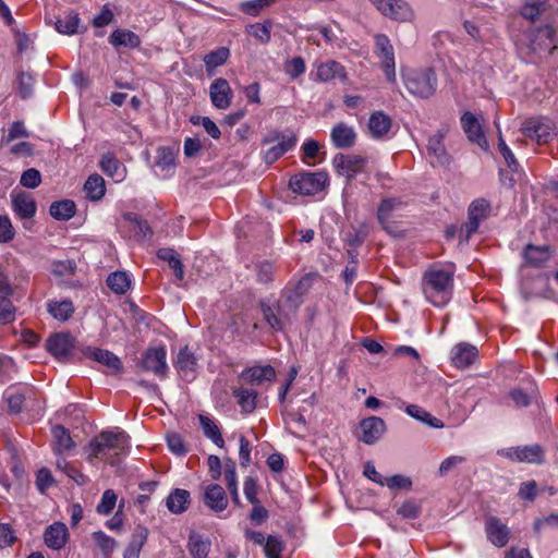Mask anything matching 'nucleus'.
I'll list each match as a JSON object with an SVG mask.
<instances>
[{
  "label": "nucleus",
  "mask_w": 558,
  "mask_h": 558,
  "mask_svg": "<svg viewBox=\"0 0 558 558\" xmlns=\"http://www.w3.org/2000/svg\"><path fill=\"white\" fill-rule=\"evenodd\" d=\"M130 446L129 436L120 430H104L95 436L88 444V460L104 459L111 465L120 462Z\"/></svg>",
  "instance_id": "nucleus-1"
},
{
  "label": "nucleus",
  "mask_w": 558,
  "mask_h": 558,
  "mask_svg": "<svg viewBox=\"0 0 558 558\" xmlns=\"http://www.w3.org/2000/svg\"><path fill=\"white\" fill-rule=\"evenodd\" d=\"M453 272L430 267L423 277V290L429 302L436 306L447 304L452 294Z\"/></svg>",
  "instance_id": "nucleus-2"
},
{
  "label": "nucleus",
  "mask_w": 558,
  "mask_h": 558,
  "mask_svg": "<svg viewBox=\"0 0 558 558\" xmlns=\"http://www.w3.org/2000/svg\"><path fill=\"white\" fill-rule=\"evenodd\" d=\"M405 87L415 97H430L437 87V77L434 70L427 68L412 71L405 78Z\"/></svg>",
  "instance_id": "nucleus-3"
},
{
  "label": "nucleus",
  "mask_w": 558,
  "mask_h": 558,
  "mask_svg": "<svg viewBox=\"0 0 558 558\" xmlns=\"http://www.w3.org/2000/svg\"><path fill=\"white\" fill-rule=\"evenodd\" d=\"M327 182L325 172H300L290 178L289 186L294 193L315 195L324 190Z\"/></svg>",
  "instance_id": "nucleus-4"
},
{
  "label": "nucleus",
  "mask_w": 558,
  "mask_h": 558,
  "mask_svg": "<svg viewBox=\"0 0 558 558\" xmlns=\"http://www.w3.org/2000/svg\"><path fill=\"white\" fill-rule=\"evenodd\" d=\"M488 203L485 198L473 201L468 209V221L460 226V243L468 242L477 232L481 221L485 220Z\"/></svg>",
  "instance_id": "nucleus-5"
},
{
  "label": "nucleus",
  "mask_w": 558,
  "mask_h": 558,
  "mask_svg": "<svg viewBox=\"0 0 558 558\" xmlns=\"http://www.w3.org/2000/svg\"><path fill=\"white\" fill-rule=\"evenodd\" d=\"M376 53L380 60L381 69L390 83L396 82V61L393 47L385 34L374 36Z\"/></svg>",
  "instance_id": "nucleus-6"
},
{
  "label": "nucleus",
  "mask_w": 558,
  "mask_h": 558,
  "mask_svg": "<svg viewBox=\"0 0 558 558\" xmlns=\"http://www.w3.org/2000/svg\"><path fill=\"white\" fill-rule=\"evenodd\" d=\"M498 454L504 456L511 461L521 463L539 464L544 460V449L537 444L507 448L499 450Z\"/></svg>",
  "instance_id": "nucleus-7"
},
{
  "label": "nucleus",
  "mask_w": 558,
  "mask_h": 558,
  "mask_svg": "<svg viewBox=\"0 0 558 558\" xmlns=\"http://www.w3.org/2000/svg\"><path fill=\"white\" fill-rule=\"evenodd\" d=\"M332 165L338 174L344 175L351 181L357 173L364 171L366 159L359 155L337 154L332 159Z\"/></svg>",
  "instance_id": "nucleus-8"
},
{
  "label": "nucleus",
  "mask_w": 558,
  "mask_h": 558,
  "mask_svg": "<svg viewBox=\"0 0 558 558\" xmlns=\"http://www.w3.org/2000/svg\"><path fill=\"white\" fill-rule=\"evenodd\" d=\"M166 355V349L162 345L149 348L143 354L141 366L146 372H151L157 376L163 377L168 371Z\"/></svg>",
  "instance_id": "nucleus-9"
},
{
  "label": "nucleus",
  "mask_w": 558,
  "mask_h": 558,
  "mask_svg": "<svg viewBox=\"0 0 558 558\" xmlns=\"http://www.w3.org/2000/svg\"><path fill=\"white\" fill-rule=\"evenodd\" d=\"M75 347V339L69 332H58L48 338L46 349L59 361L66 360Z\"/></svg>",
  "instance_id": "nucleus-10"
},
{
  "label": "nucleus",
  "mask_w": 558,
  "mask_h": 558,
  "mask_svg": "<svg viewBox=\"0 0 558 558\" xmlns=\"http://www.w3.org/2000/svg\"><path fill=\"white\" fill-rule=\"evenodd\" d=\"M210 100L214 107L226 110L230 107L233 92L226 78H216L209 88Z\"/></svg>",
  "instance_id": "nucleus-11"
},
{
  "label": "nucleus",
  "mask_w": 558,
  "mask_h": 558,
  "mask_svg": "<svg viewBox=\"0 0 558 558\" xmlns=\"http://www.w3.org/2000/svg\"><path fill=\"white\" fill-rule=\"evenodd\" d=\"M360 428L362 432L360 440L366 445H373L381 438L387 426L381 417L369 416L360 422Z\"/></svg>",
  "instance_id": "nucleus-12"
},
{
  "label": "nucleus",
  "mask_w": 558,
  "mask_h": 558,
  "mask_svg": "<svg viewBox=\"0 0 558 558\" xmlns=\"http://www.w3.org/2000/svg\"><path fill=\"white\" fill-rule=\"evenodd\" d=\"M260 307L265 322L274 331H282L291 323V315L283 311L281 303L275 307L260 303Z\"/></svg>",
  "instance_id": "nucleus-13"
},
{
  "label": "nucleus",
  "mask_w": 558,
  "mask_h": 558,
  "mask_svg": "<svg viewBox=\"0 0 558 558\" xmlns=\"http://www.w3.org/2000/svg\"><path fill=\"white\" fill-rule=\"evenodd\" d=\"M203 502L209 510L219 513L227 509L229 500L220 485L209 484L204 489Z\"/></svg>",
  "instance_id": "nucleus-14"
},
{
  "label": "nucleus",
  "mask_w": 558,
  "mask_h": 558,
  "mask_svg": "<svg viewBox=\"0 0 558 558\" xmlns=\"http://www.w3.org/2000/svg\"><path fill=\"white\" fill-rule=\"evenodd\" d=\"M83 355L107 366L111 374H118L122 371L120 359L111 351L87 347L83 351Z\"/></svg>",
  "instance_id": "nucleus-15"
},
{
  "label": "nucleus",
  "mask_w": 558,
  "mask_h": 558,
  "mask_svg": "<svg viewBox=\"0 0 558 558\" xmlns=\"http://www.w3.org/2000/svg\"><path fill=\"white\" fill-rule=\"evenodd\" d=\"M12 209L21 219H31L36 214V202L33 196L24 191L13 192L11 194Z\"/></svg>",
  "instance_id": "nucleus-16"
},
{
  "label": "nucleus",
  "mask_w": 558,
  "mask_h": 558,
  "mask_svg": "<svg viewBox=\"0 0 558 558\" xmlns=\"http://www.w3.org/2000/svg\"><path fill=\"white\" fill-rule=\"evenodd\" d=\"M275 140H280L276 145L271 146L269 149L265 151L264 159L267 163H274L277 161L283 154L290 150L296 142L295 135L291 136H280L277 134L274 138H265L263 144H269Z\"/></svg>",
  "instance_id": "nucleus-17"
},
{
  "label": "nucleus",
  "mask_w": 558,
  "mask_h": 558,
  "mask_svg": "<svg viewBox=\"0 0 558 558\" xmlns=\"http://www.w3.org/2000/svg\"><path fill=\"white\" fill-rule=\"evenodd\" d=\"M461 124L469 141L476 143L480 147L486 150V138L475 116L471 112H465L461 117Z\"/></svg>",
  "instance_id": "nucleus-18"
},
{
  "label": "nucleus",
  "mask_w": 558,
  "mask_h": 558,
  "mask_svg": "<svg viewBox=\"0 0 558 558\" xmlns=\"http://www.w3.org/2000/svg\"><path fill=\"white\" fill-rule=\"evenodd\" d=\"M69 531L64 523L54 522L44 533L45 544L52 549H61L68 542Z\"/></svg>",
  "instance_id": "nucleus-19"
},
{
  "label": "nucleus",
  "mask_w": 558,
  "mask_h": 558,
  "mask_svg": "<svg viewBox=\"0 0 558 558\" xmlns=\"http://www.w3.org/2000/svg\"><path fill=\"white\" fill-rule=\"evenodd\" d=\"M276 377V372L270 365L253 366L244 369L240 379L246 384L260 385L264 381H271Z\"/></svg>",
  "instance_id": "nucleus-20"
},
{
  "label": "nucleus",
  "mask_w": 558,
  "mask_h": 558,
  "mask_svg": "<svg viewBox=\"0 0 558 558\" xmlns=\"http://www.w3.org/2000/svg\"><path fill=\"white\" fill-rule=\"evenodd\" d=\"M330 137L337 148H350L355 143L356 133L353 128L339 122L332 128Z\"/></svg>",
  "instance_id": "nucleus-21"
},
{
  "label": "nucleus",
  "mask_w": 558,
  "mask_h": 558,
  "mask_svg": "<svg viewBox=\"0 0 558 558\" xmlns=\"http://www.w3.org/2000/svg\"><path fill=\"white\" fill-rule=\"evenodd\" d=\"M524 262L530 267H543L551 257L550 247L529 244L523 251Z\"/></svg>",
  "instance_id": "nucleus-22"
},
{
  "label": "nucleus",
  "mask_w": 558,
  "mask_h": 558,
  "mask_svg": "<svg viewBox=\"0 0 558 558\" xmlns=\"http://www.w3.org/2000/svg\"><path fill=\"white\" fill-rule=\"evenodd\" d=\"M392 126L391 118L384 111H375L368 120V130L373 138H383Z\"/></svg>",
  "instance_id": "nucleus-23"
},
{
  "label": "nucleus",
  "mask_w": 558,
  "mask_h": 558,
  "mask_svg": "<svg viewBox=\"0 0 558 558\" xmlns=\"http://www.w3.org/2000/svg\"><path fill=\"white\" fill-rule=\"evenodd\" d=\"M524 134L531 138H536L538 142H548L553 132L549 124L544 123L539 119L532 118L523 123L522 128Z\"/></svg>",
  "instance_id": "nucleus-24"
},
{
  "label": "nucleus",
  "mask_w": 558,
  "mask_h": 558,
  "mask_svg": "<svg viewBox=\"0 0 558 558\" xmlns=\"http://www.w3.org/2000/svg\"><path fill=\"white\" fill-rule=\"evenodd\" d=\"M148 533L147 527L137 525L132 533L130 543L124 549L123 558H138L140 553L147 541Z\"/></svg>",
  "instance_id": "nucleus-25"
},
{
  "label": "nucleus",
  "mask_w": 558,
  "mask_h": 558,
  "mask_svg": "<svg viewBox=\"0 0 558 558\" xmlns=\"http://www.w3.org/2000/svg\"><path fill=\"white\" fill-rule=\"evenodd\" d=\"M477 356V349L468 343H459L452 349L451 360L457 367L471 365Z\"/></svg>",
  "instance_id": "nucleus-26"
},
{
  "label": "nucleus",
  "mask_w": 558,
  "mask_h": 558,
  "mask_svg": "<svg viewBox=\"0 0 558 558\" xmlns=\"http://www.w3.org/2000/svg\"><path fill=\"white\" fill-rule=\"evenodd\" d=\"M109 43L118 48V47H128V48H137L141 45V38L137 34L130 29L118 28L111 33L109 36Z\"/></svg>",
  "instance_id": "nucleus-27"
},
{
  "label": "nucleus",
  "mask_w": 558,
  "mask_h": 558,
  "mask_svg": "<svg viewBox=\"0 0 558 558\" xmlns=\"http://www.w3.org/2000/svg\"><path fill=\"white\" fill-rule=\"evenodd\" d=\"M191 502L190 493L186 489L177 488L170 493L167 498L166 505L170 512L182 513Z\"/></svg>",
  "instance_id": "nucleus-28"
},
{
  "label": "nucleus",
  "mask_w": 558,
  "mask_h": 558,
  "mask_svg": "<svg viewBox=\"0 0 558 558\" xmlns=\"http://www.w3.org/2000/svg\"><path fill=\"white\" fill-rule=\"evenodd\" d=\"M51 432L54 439L53 451L57 454H61L64 451L75 448V442L65 427L62 425H56L52 427Z\"/></svg>",
  "instance_id": "nucleus-29"
},
{
  "label": "nucleus",
  "mask_w": 558,
  "mask_h": 558,
  "mask_svg": "<svg viewBox=\"0 0 558 558\" xmlns=\"http://www.w3.org/2000/svg\"><path fill=\"white\" fill-rule=\"evenodd\" d=\"M510 529L497 518H490V543L504 547L510 539Z\"/></svg>",
  "instance_id": "nucleus-30"
},
{
  "label": "nucleus",
  "mask_w": 558,
  "mask_h": 558,
  "mask_svg": "<svg viewBox=\"0 0 558 558\" xmlns=\"http://www.w3.org/2000/svg\"><path fill=\"white\" fill-rule=\"evenodd\" d=\"M232 395L236 398L242 412L252 413L255 410L257 398V392L255 390L235 387L232 389Z\"/></svg>",
  "instance_id": "nucleus-31"
},
{
  "label": "nucleus",
  "mask_w": 558,
  "mask_h": 558,
  "mask_svg": "<svg viewBox=\"0 0 558 558\" xmlns=\"http://www.w3.org/2000/svg\"><path fill=\"white\" fill-rule=\"evenodd\" d=\"M158 258L168 263L169 267L174 270V276L178 280L184 279L183 264L173 248L163 247L157 252Z\"/></svg>",
  "instance_id": "nucleus-32"
},
{
  "label": "nucleus",
  "mask_w": 558,
  "mask_h": 558,
  "mask_svg": "<svg viewBox=\"0 0 558 558\" xmlns=\"http://www.w3.org/2000/svg\"><path fill=\"white\" fill-rule=\"evenodd\" d=\"M84 191L88 199H101L106 193L104 178L97 173L89 175L84 184Z\"/></svg>",
  "instance_id": "nucleus-33"
},
{
  "label": "nucleus",
  "mask_w": 558,
  "mask_h": 558,
  "mask_svg": "<svg viewBox=\"0 0 558 558\" xmlns=\"http://www.w3.org/2000/svg\"><path fill=\"white\" fill-rule=\"evenodd\" d=\"M316 75L322 82H328L336 77H345L344 68L333 60H329L318 65Z\"/></svg>",
  "instance_id": "nucleus-34"
},
{
  "label": "nucleus",
  "mask_w": 558,
  "mask_h": 558,
  "mask_svg": "<svg viewBox=\"0 0 558 558\" xmlns=\"http://www.w3.org/2000/svg\"><path fill=\"white\" fill-rule=\"evenodd\" d=\"M494 124L498 131V143H497V153L502 157L505 165L509 169V172H515L518 171L519 163L512 153V150L509 148V146L506 144L505 140L501 136V132L499 129L498 122L495 120Z\"/></svg>",
  "instance_id": "nucleus-35"
},
{
  "label": "nucleus",
  "mask_w": 558,
  "mask_h": 558,
  "mask_svg": "<svg viewBox=\"0 0 558 558\" xmlns=\"http://www.w3.org/2000/svg\"><path fill=\"white\" fill-rule=\"evenodd\" d=\"M49 213L57 220H69L75 215L76 206L71 199L58 201L50 205Z\"/></svg>",
  "instance_id": "nucleus-36"
},
{
  "label": "nucleus",
  "mask_w": 558,
  "mask_h": 558,
  "mask_svg": "<svg viewBox=\"0 0 558 558\" xmlns=\"http://www.w3.org/2000/svg\"><path fill=\"white\" fill-rule=\"evenodd\" d=\"M210 546L209 539H204L196 533L189 536L187 548L192 558H207Z\"/></svg>",
  "instance_id": "nucleus-37"
},
{
  "label": "nucleus",
  "mask_w": 558,
  "mask_h": 558,
  "mask_svg": "<svg viewBox=\"0 0 558 558\" xmlns=\"http://www.w3.org/2000/svg\"><path fill=\"white\" fill-rule=\"evenodd\" d=\"M80 21L78 14L70 11L65 13L63 17H59L54 26L60 34L73 35L78 33Z\"/></svg>",
  "instance_id": "nucleus-38"
},
{
  "label": "nucleus",
  "mask_w": 558,
  "mask_h": 558,
  "mask_svg": "<svg viewBox=\"0 0 558 558\" xmlns=\"http://www.w3.org/2000/svg\"><path fill=\"white\" fill-rule=\"evenodd\" d=\"M124 219L130 223L134 236L137 240L145 239L147 236H150L153 234V231L148 225V222L144 219H142L138 215L133 213H126L124 214Z\"/></svg>",
  "instance_id": "nucleus-39"
},
{
  "label": "nucleus",
  "mask_w": 558,
  "mask_h": 558,
  "mask_svg": "<svg viewBox=\"0 0 558 558\" xmlns=\"http://www.w3.org/2000/svg\"><path fill=\"white\" fill-rule=\"evenodd\" d=\"M229 56L230 50L227 47H219L218 49L207 53L204 57L207 74H213L214 70L222 65L228 60Z\"/></svg>",
  "instance_id": "nucleus-40"
},
{
  "label": "nucleus",
  "mask_w": 558,
  "mask_h": 558,
  "mask_svg": "<svg viewBox=\"0 0 558 558\" xmlns=\"http://www.w3.org/2000/svg\"><path fill=\"white\" fill-rule=\"evenodd\" d=\"M174 366L182 376H186L190 372L194 371L196 366V357L187 347L179 351Z\"/></svg>",
  "instance_id": "nucleus-41"
},
{
  "label": "nucleus",
  "mask_w": 558,
  "mask_h": 558,
  "mask_svg": "<svg viewBox=\"0 0 558 558\" xmlns=\"http://www.w3.org/2000/svg\"><path fill=\"white\" fill-rule=\"evenodd\" d=\"M48 312L53 316V318L60 322H65L73 315L74 306L70 300L61 302L51 301L48 303Z\"/></svg>",
  "instance_id": "nucleus-42"
},
{
  "label": "nucleus",
  "mask_w": 558,
  "mask_h": 558,
  "mask_svg": "<svg viewBox=\"0 0 558 558\" xmlns=\"http://www.w3.org/2000/svg\"><path fill=\"white\" fill-rule=\"evenodd\" d=\"M405 412L413 418L421 421L428 426L435 427V428H441L444 427V423L438 420L437 417H434L429 412L425 411L423 408L416 405V404H409L405 408Z\"/></svg>",
  "instance_id": "nucleus-43"
},
{
  "label": "nucleus",
  "mask_w": 558,
  "mask_h": 558,
  "mask_svg": "<svg viewBox=\"0 0 558 558\" xmlns=\"http://www.w3.org/2000/svg\"><path fill=\"white\" fill-rule=\"evenodd\" d=\"M107 286L117 294H124L131 287V281L126 272L114 271L107 278Z\"/></svg>",
  "instance_id": "nucleus-44"
},
{
  "label": "nucleus",
  "mask_w": 558,
  "mask_h": 558,
  "mask_svg": "<svg viewBox=\"0 0 558 558\" xmlns=\"http://www.w3.org/2000/svg\"><path fill=\"white\" fill-rule=\"evenodd\" d=\"M442 140L444 135L441 133H437L429 138L427 145L428 154L433 155L436 158V160L441 165L448 162L449 160V156L446 151Z\"/></svg>",
  "instance_id": "nucleus-45"
},
{
  "label": "nucleus",
  "mask_w": 558,
  "mask_h": 558,
  "mask_svg": "<svg viewBox=\"0 0 558 558\" xmlns=\"http://www.w3.org/2000/svg\"><path fill=\"white\" fill-rule=\"evenodd\" d=\"M403 207V202L400 198H385L380 202L377 209L378 221H386L393 217L395 211Z\"/></svg>",
  "instance_id": "nucleus-46"
},
{
  "label": "nucleus",
  "mask_w": 558,
  "mask_h": 558,
  "mask_svg": "<svg viewBox=\"0 0 558 558\" xmlns=\"http://www.w3.org/2000/svg\"><path fill=\"white\" fill-rule=\"evenodd\" d=\"M199 423L203 428L204 435L211 439V441L219 448H223L225 440L222 438L219 427L207 416L199 415Z\"/></svg>",
  "instance_id": "nucleus-47"
},
{
  "label": "nucleus",
  "mask_w": 558,
  "mask_h": 558,
  "mask_svg": "<svg viewBox=\"0 0 558 558\" xmlns=\"http://www.w3.org/2000/svg\"><path fill=\"white\" fill-rule=\"evenodd\" d=\"M548 10L547 0H531L526 2L522 9L521 14L524 19L534 22L538 16Z\"/></svg>",
  "instance_id": "nucleus-48"
},
{
  "label": "nucleus",
  "mask_w": 558,
  "mask_h": 558,
  "mask_svg": "<svg viewBox=\"0 0 558 558\" xmlns=\"http://www.w3.org/2000/svg\"><path fill=\"white\" fill-rule=\"evenodd\" d=\"M414 16L412 8L403 0H395L391 5V10L388 12L387 17L399 21L408 22Z\"/></svg>",
  "instance_id": "nucleus-49"
},
{
  "label": "nucleus",
  "mask_w": 558,
  "mask_h": 558,
  "mask_svg": "<svg viewBox=\"0 0 558 558\" xmlns=\"http://www.w3.org/2000/svg\"><path fill=\"white\" fill-rule=\"evenodd\" d=\"M369 234V228L365 223H361L359 227H353L345 233L344 242L348 247H359L363 244Z\"/></svg>",
  "instance_id": "nucleus-50"
},
{
  "label": "nucleus",
  "mask_w": 558,
  "mask_h": 558,
  "mask_svg": "<svg viewBox=\"0 0 558 558\" xmlns=\"http://www.w3.org/2000/svg\"><path fill=\"white\" fill-rule=\"evenodd\" d=\"M93 539L101 550L102 555L108 558L116 549L117 542L113 537L105 534L102 531L93 533Z\"/></svg>",
  "instance_id": "nucleus-51"
},
{
  "label": "nucleus",
  "mask_w": 558,
  "mask_h": 558,
  "mask_svg": "<svg viewBox=\"0 0 558 558\" xmlns=\"http://www.w3.org/2000/svg\"><path fill=\"white\" fill-rule=\"evenodd\" d=\"M19 94L25 99L32 95L33 86H34V77L31 73L27 72H19L16 76Z\"/></svg>",
  "instance_id": "nucleus-52"
},
{
  "label": "nucleus",
  "mask_w": 558,
  "mask_h": 558,
  "mask_svg": "<svg viewBox=\"0 0 558 558\" xmlns=\"http://www.w3.org/2000/svg\"><path fill=\"white\" fill-rule=\"evenodd\" d=\"M276 0H250L242 2L240 9L243 13L256 16L262 10L270 7Z\"/></svg>",
  "instance_id": "nucleus-53"
},
{
  "label": "nucleus",
  "mask_w": 558,
  "mask_h": 558,
  "mask_svg": "<svg viewBox=\"0 0 558 558\" xmlns=\"http://www.w3.org/2000/svg\"><path fill=\"white\" fill-rule=\"evenodd\" d=\"M270 28L271 22L255 23L248 26L247 32L262 44H267L270 40Z\"/></svg>",
  "instance_id": "nucleus-54"
},
{
  "label": "nucleus",
  "mask_w": 558,
  "mask_h": 558,
  "mask_svg": "<svg viewBox=\"0 0 558 558\" xmlns=\"http://www.w3.org/2000/svg\"><path fill=\"white\" fill-rule=\"evenodd\" d=\"M284 545L281 539L276 536L269 535L264 545V551L267 558H281V553Z\"/></svg>",
  "instance_id": "nucleus-55"
},
{
  "label": "nucleus",
  "mask_w": 558,
  "mask_h": 558,
  "mask_svg": "<svg viewBox=\"0 0 558 558\" xmlns=\"http://www.w3.org/2000/svg\"><path fill=\"white\" fill-rule=\"evenodd\" d=\"M117 504V494L112 489L104 492L96 510L99 514H109Z\"/></svg>",
  "instance_id": "nucleus-56"
},
{
  "label": "nucleus",
  "mask_w": 558,
  "mask_h": 558,
  "mask_svg": "<svg viewBox=\"0 0 558 558\" xmlns=\"http://www.w3.org/2000/svg\"><path fill=\"white\" fill-rule=\"evenodd\" d=\"M302 295L303 291H291L289 292L284 300L281 303L283 311H287L289 314H295L296 310L302 304Z\"/></svg>",
  "instance_id": "nucleus-57"
},
{
  "label": "nucleus",
  "mask_w": 558,
  "mask_h": 558,
  "mask_svg": "<svg viewBox=\"0 0 558 558\" xmlns=\"http://www.w3.org/2000/svg\"><path fill=\"white\" fill-rule=\"evenodd\" d=\"M99 167L106 174L113 177L120 168V162L112 153H106L101 156Z\"/></svg>",
  "instance_id": "nucleus-58"
},
{
  "label": "nucleus",
  "mask_w": 558,
  "mask_h": 558,
  "mask_svg": "<svg viewBox=\"0 0 558 558\" xmlns=\"http://www.w3.org/2000/svg\"><path fill=\"white\" fill-rule=\"evenodd\" d=\"M21 185L27 189H36L41 183V174L35 168L25 170L20 179Z\"/></svg>",
  "instance_id": "nucleus-59"
},
{
  "label": "nucleus",
  "mask_w": 558,
  "mask_h": 558,
  "mask_svg": "<svg viewBox=\"0 0 558 558\" xmlns=\"http://www.w3.org/2000/svg\"><path fill=\"white\" fill-rule=\"evenodd\" d=\"M305 62L303 58L295 57L286 62L284 71L292 80L298 78L305 72Z\"/></svg>",
  "instance_id": "nucleus-60"
},
{
  "label": "nucleus",
  "mask_w": 558,
  "mask_h": 558,
  "mask_svg": "<svg viewBox=\"0 0 558 558\" xmlns=\"http://www.w3.org/2000/svg\"><path fill=\"white\" fill-rule=\"evenodd\" d=\"M16 541V534L9 523H0V548L11 547Z\"/></svg>",
  "instance_id": "nucleus-61"
},
{
  "label": "nucleus",
  "mask_w": 558,
  "mask_h": 558,
  "mask_svg": "<svg viewBox=\"0 0 558 558\" xmlns=\"http://www.w3.org/2000/svg\"><path fill=\"white\" fill-rule=\"evenodd\" d=\"M385 486L390 489H410L412 481L403 475H393L385 478Z\"/></svg>",
  "instance_id": "nucleus-62"
},
{
  "label": "nucleus",
  "mask_w": 558,
  "mask_h": 558,
  "mask_svg": "<svg viewBox=\"0 0 558 558\" xmlns=\"http://www.w3.org/2000/svg\"><path fill=\"white\" fill-rule=\"evenodd\" d=\"M5 400L8 402L9 409L12 413H20L22 410V405L24 403L25 397L23 393L17 391L8 390L5 392Z\"/></svg>",
  "instance_id": "nucleus-63"
},
{
  "label": "nucleus",
  "mask_w": 558,
  "mask_h": 558,
  "mask_svg": "<svg viewBox=\"0 0 558 558\" xmlns=\"http://www.w3.org/2000/svg\"><path fill=\"white\" fill-rule=\"evenodd\" d=\"M537 494V485L535 481H527L521 483L519 487V497L526 501H533Z\"/></svg>",
  "instance_id": "nucleus-64"
}]
</instances>
